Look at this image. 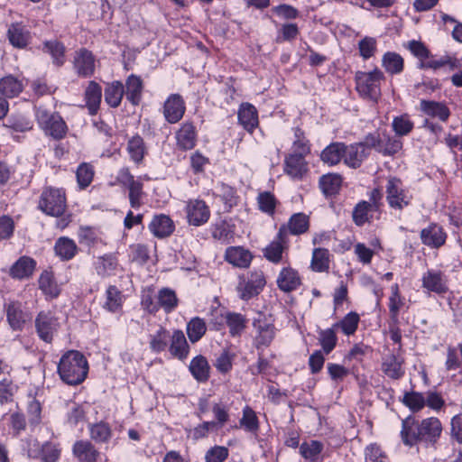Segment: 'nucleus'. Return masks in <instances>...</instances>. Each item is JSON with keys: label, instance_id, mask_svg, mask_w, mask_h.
Segmentation results:
<instances>
[{"label": "nucleus", "instance_id": "29", "mask_svg": "<svg viewBox=\"0 0 462 462\" xmlns=\"http://www.w3.org/2000/svg\"><path fill=\"white\" fill-rule=\"evenodd\" d=\"M10 43L15 48H24L30 40V33L25 26L21 23H12L7 31Z\"/></svg>", "mask_w": 462, "mask_h": 462}, {"label": "nucleus", "instance_id": "32", "mask_svg": "<svg viewBox=\"0 0 462 462\" xmlns=\"http://www.w3.org/2000/svg\"><path fill=\"white\" fill-rule=\"evenodd\" d=\"M382 66L391 75L401 74L404 69V60L397 52L387 51L383 55Z\"/></svg>", "mask_w": 462, "mask_h": 462}, {"label": "nucleus", "instance_id": "23", "mask_svg": "<svg viewBox=\"0 0 462 462\" xmlns=\"http://www.w3.org/2000/svg\"><path fill=\"white\" fill-rule=\"evenodd\" d=\"M5 310L10 327L14 330H22L28 318L23 310L22 303L12 301L5 306Z\"/></svg>", "mask_w": 462, "mask_h": 462}, {"label": "nucleus", "instance_id": "54", "mask_svg": "<svg viewBox=\"0 0 462 462\" xmlns=\"http://www.w3.org/2000/svg\"><path fill=\"white\" fill-rule=\"evenodd\" d=\"M240 427L249 432H257L259 430V420L255 411L249 406L243 409V416L239 420Z\"/></svg>", "mask_w": 462, "mask_h": 462}, {"label": "nucleus", "instance_id": "46", "mask_svg": "<svg viewBox=\"0 0 462 462\" xmlns=\"http://www.w3.org/2000/svg\"><path fill=\"white\" fill-rule=\"evenodd\" d=\"M226 322L232 337L240 336L245 330L247 323L246 318L236 312H227L226 315Z\"/></svg>", "mask_w": 462, "mask_h": 462}, {"label": "nucleus", "instance_id": "40", "mask_svg": "<svg viewBox=\"0 0 462 462\" xmlns=\"http://www.w3.org/2000/svg\"><path fill=\"white\" fill-rule=\"evenodd\" d=\"M382 369L387 376L393 379H399L404 374L402 360L395 355H389L384 358Z\"/></svg>", "mask_w": 462, "mask_h": 462}, {"label": "nucleus", "instance_id": "11", "mask_svg": "<svg viewBox=\"0 0 462 462\" xmlns=\"http://www.w3.org/2000/svg\"><path fill=\"white\" fill-rule=\"evenodd\" d=\"M73 65L79 77L88 78L95 72L96 58L90 51L82 48L75 52Z\"/></svg>", "mask_w": 462, "mask_h": 462}, {"label": "nucleus", "instance_id": "59", "mask_svg": "<svg viewBox=\"0 0 462 462\" xmlns=\"http://www.w3.org/2000/svg\"><path fill=\"white\" fill-rule=\"evenodd\" d=\"M445 365L448 371L462 367V342L457 347H448Z\"/></svg>", "mask_w": 462, "mask_h": 462}, {"label": "nucleus", "instance_id": "20", "mask_svg": "<svg viewBox=\"0 0 462 462\" xmlns=\"http://www.w3.org/2000/svg\"><path fill=\"white\" fill-rule=\"evenodd\" d=\"M276 282L278 288L284 292L297 290L301 283L298 272L290 266L282 269Z\"/></svg>", "mask_w": 462, "mask_h": 462}, {"label": "nucleus", "instance_id": "39", "mask_svg": "<svg viewBox=\"0 0 462 462\" xmlns=\"http://www.w3.org/2000/svg\"><path fill=\"white\" fill-rule=\"evenodd\" d=\"M284 226L287 227V233L290 232L291 235L299 236L309 230L310 218L304 213H296L290 217L287 225Z\"/></svg>", "mask_w": 462, "mask_h": 462}, {"label": "nucleus", "instance_id": "10", "mask_svg": "<svg viewBox=\"0 0 462 462\" xmlns=\"http://www.w3.org/2000/svg\"><path fill=\"white\" fill-rule=\"evenodd\" d=\"M60 327L58 319L51 311H41L35 318V329L39 337L51 343Z\"/></svg>", "mask_w": 462, "mask_h": 462}, {"label": "nucleus", "instance_id": "14", "mask_svg": "<svg viewBox=\"0 0 462 462\" xmlns=\"http://www.w3.org/2000/svg\"><path fill=\"white\" fill-rule=\"evenodd\" d=\"M186 111L185 102L179 94H171L163 105V116L170 124L178 123Z\"/></svg>", "mask_w": 462, "mask_h": 462}, {"label": "nucleus", "instance_id": "4", "mask_svg": "<svg viewBox=\"0 0 462 462\" xmlns=\"http://www.w3.org/2000/svg\"><path fill=\"white\" fill-rule=\"evenodd\" d=\"M405 47L419 60L418 68L420 69H439L451 62L449 57H442L436 60L424 42L420 41H409Z\"/></svg>", "mask_w": 462, "mask_h": 462}, {"label": "nucleus", "instance_id": "35", "mask_svg": "<svg viewBox=\"0 0 462 462\" xmlns=\"http://www.w3.org/2000/svg\"><path fill=\"white\" fill-rule=\"evenodd\" d=\"M23 88V82L13 75H8L0 79V94L5 97H17Z\"/></svg>", "mask_w": 462, "mask_h": 462}, {"label": "nucleus", "instance_id": "12", "mask_svg": "<svg viewBox=\"0 0 462 462\" xmlns=\"http://www.w3.org/2000/svg\"><path fill=\"white\" fill-rule=\"evenodd\" d=\"M421 282L422 288L430 292L444 294L448 291L447 276L439 270H428L423 273Z\"/></svg>", "mask_w": 462, "mask_h": 462}, {"label": "nucleus", "instance_id": "37", "mask_svg": "<svg viewBox=\"0 0 462 462\" xmlns=\"http://www.w3.org/2000/svg\"><path fill=\"white\" fill-rule=\"evenodd\" d=\"M345 143H332L320 154L321 161L330 166L337 165L344 158Z\"/></svg>", "mask_w": 462, "mask_h": 462}, {"label": "nucleus", "instance_id": "1", "mask_svg": "<svg viewBox=\"0 0 462 462\" xmlns=\"http://www.w3.org/2000/svg\"><path fill=\"white\" fill-rule=\"evenodd\" d=\"M442 432V424L436 417L416 420L411 417L402 420L401 431L405 445L412 446L418 442L434 445Z\"/></svg>", "mask_w": 462, "mask_h": 462}, {"label": "nucleus", "instance_id": "45", "mask_svg": "<svg viewBox=\"0 0 462 462\" xmlns=\"http://www.w3.org/2000/svg\"><path fill=\"white\" fill-rule=\"evenodd\" d=\"M170 351L171 355L180 359L187 356L189 352V345L181 330H176L173 332Z\"/></svg>", "mask_w": 462, "mask_h": 462}, {"label": "nucleus", "instance_id": "41", "mask_svg": "<svg viewBox=\"0 0 462 462\" xmlns=\"http://www.w3.org/2000/svg\"><path fill=\"white\" fill-rule=\"evenodd\" d=\"M124 85L120 81H114L105 88V101L111 107H117L122 101L124 96Z\"/></svg>", "mask_w": 462, "mask_h": 462}, {"label": "nucleus", "instance_id": "55", "mask_svg": "<svg viewBox=\"0 0 462 462\" xmlns=\"http://www.w3.org/2000/svg\"><path fill=\"white\" fill-rule=\"evenodd\" d=\"M257 203L258 208L262 212L273 216L275 212L278 201L273 193L269 191H263L258 194Z\"/></svg>", "mask_w": 462, "mask_h": 462}, {"label": "nucleus", "instance_id": "51", "mask_svg": "<svg viewBox=\"0 0 462 462\" xmlns=\"http://www.w3.org/2000/svg\"><path fill=\"white\" fill-rule=\"evenodd\" d=\"M402 147L400 140L391 137L389 134H382L377 152L383 155H393Z\"/></svg>", "mask_w": 462, "mask_h": 462}, {"label": "nucleus", "instance_id": "56", "mask_svg": "<svg viewBox=\"0 0 462 462\" xmlns=\"http://www.w3.org/2000/svg\"><path fill=\"white\" fill-rule=\"evenodd\" d=\"M104 308L111 312H116L122 307V293L116 286H109L106 292Z\"/></svg>", "mask_w": 462, "mask_h": 462}, {"label": "nucleus", "instance_id": "7", "mask_svg": "<svg viewBox=\"0 0 462 462\" xmlns=\"http://www.w3.org/2000/svg\"><path fill=\"white\" fill-rule=\"evenodd\" d=\"M66 207V196L62 189L47 188L42 191L39 208L47 215L60 217L65 212Z\"/></svg>", "mask_w": 462, "mask_h": 462}, {"label": "nucleus", "instance_id": "62", "mask_svg": "<svg viewBox=\"0 0 462 462\" xmlns=\"http://www.w3.org/2000/svg\"><path fill=\"white\" fill-rule=\"evenodd\" d=\"M392 126L395 134L399 136L409 134L413 127V122L407 114L393 118Z\"/></svg>", "mask_w": 462, "mask_h": 462}, {"label": "nucleus", "instance_id": "5", "mask_svg": "<svg viewBox=\"0 0 462 462\" xmlns=\"http://www.w3.org/2000/svg\"><path fill=\"white\" fill-rule=\"evenodd\" d=\"M385 189L386 201L390 208L402 210L411 204L413 197L400 179L395 177L388 179Z\"/></svg>", "mask_w": 462, "mask_h": 462}, {"label": "nucleus", "instance_id": "63", "mask_svg": "<svg viewBox=\"0 0 462 462\" xmlns=\"http://www.w3.org/2000/svg\"><path fill=\"white\" fill-rule=\"evenodd\" d=\"M44 51L51 55L53 62L57 66L63 65L65 61V47L62 43L56 41L47 42L44 43Z\"/></svg>", "mask_w": 462, "mask_h": 462}, {"label": "nucleus", "instance_id": "60", "mask_svg": "<svg viewBox=\"0 0 462 462\" xmlns=\"http://www.w3.org/2000/svg\"><path fill=\"white\" fill-rule=\"evenodd\" d=\"M90 437L97 442H107L111 438V429L107 423L100 421L89 426Z\"/></svg>", "mask_w": 462, "mask_h": 462}, {"label": "nucleus", "instance_id": "9", "mask_svg": "<svg viewBox=\"0 0 462 462\" xmlns=\"http://www.w3.org/2000/svg\"><path fill=\"white\" fill-rule=\"evenodd\" d=\"M37 120L45 133L54 139H62L67 133V125L58 114H49L46 110H38Z\"/></svg>", "mask_w": 462, "mask_h": 462}, {"label": "nucleus", "instance_id": "58", "mask_svg": "<svg viewBox=\"0 0 462 462\" xmlns=\"http://www.w3.org/2000/svg\"><path fill=\"white\" fill-rule=\"evenodd\" d=\"M359 316L356 312H350L345 318L334 324V328H341L342 332L346 335H353L358 327Z\"/></svg>", "mask_w": 462, "mask_h": 462}, {"label": "nucleus", "instance_id": "22", "mask_svg": "<svg viewBox=\"0 0 462 462\" xmlns=\"http://www.w3.org/2000/svg\"><path fill=\"white\" fill-rule=\"evenodd\" d=\"M72 451L79 462H97L100 455L99 451L88 440L76 441Z\"/></svg>", "mask_w": 462, "mask_h": 462}, {"label": "nucleus", "instance_id": "50", "mask_svg": "<svg viewBox=\"0 0 462 462\" xmlns=\"http://www.w3.org/2000/svg\"><path fill=\"white\" fill-rule=\"evenodd\" d=\"M374 208L367 201L359 202L353 210V221L357 226L369 222Z\"/></svg>", "mask_w": 462, "mask_h": 462}, {"label": "nucleus", "instance_id": "18", "mask_svg": "<svg viewBox=\"0 0 462 462\" xmlns=\"http://www.w3.org/2000/svg\"><path fill=\"white\" fill-rule=\"evenodd\" d=\"M28 456L36 457L40 455L42 462H57L60 456V448L59 446L52 442H45L42 446L41 452L37 451L39 444L36 440H32L28 443Z\"/></svg>", "mask_w": 462, "mask_h": 462}, {"label": "nucleus", "instance_id": "48", "mask_svg": "<svg viewBox=\"0 0 462 462\" xmlns=\"http://www.w3.org/2000/svg\"><path fill=\"white\" fill-rule=\"evenodd\" d=\"M207 325L204 319L195 317L187 324V335L191 343L198 342L206 333Z\"/></svg>", "mask_w": 462, "mask_h": 462}, {"label": "nucleus", "instance_id": "47", "mask_svg": "<svg viewBox=\"0 0 462 462\" xmlns=\"http://www.w3.org/2000/svg\"><path fill=\"white\" fill-rule=\"evenodd\" d=\"M39 288L42 292L51 298H55L60 294V289L54 281L51 272L44 271L39 277Z\"/></svg>", "mask_w": 462, "mask_h": 462}, {"label": "nucleus", "instance_id": "13", "mask_svg": "<svg viewBox=\"0 0 462 462\" xmlns=\"http://www.w3.org/2000/svg\"><path fill=\"white\" fill-rule=\"evenodd\" d=\"M287 242V227L285 226H282L278 231L276 238L264 248V257L273 263H279L282 262V254Z\"/></svg>", "mask_w": 462, "mask_h": 462}, {"label": "nucleus", "instance_id": "52", "mask_svg": "<svg viewBox=\"0 0 462 462\" xmlns=\"http://www.w3.org/2000/svg\"><path fill=\"white\" fill-rule=\"evenodd\" d=\"M402 403L412 412H418L426 405L425 394L415 391L407 392L403 395Z\"/></svg>", "mask_w": 462, "mask_h": 462}, {"label": "nucleus", "instance_id": "44", "mask_svg": "<svg viewBox=\"0 0 462 462\" xmlns=\"http://www.w3.org/2000/svg\"><path fill=\"white\" fill-rule=\"evenodd\" d=\"M404 305V299L400 294L398 284L391 287V296L389 297V313L390 319L395 323H399V312Z\"/></svg>", "mask_w": 462, "mask_h": 462}, {"label": "nucleus", "instance_id": "16", "mask_svg": "<svg viewBox=\"0 0 462 462\" xmlns=\"http://www.w3.org/2000/svg\"><path fill=\"white\" fill-rule=\"evenodd\" d=\"M420 237L423 245L438 249L445 245L447 234L441 226L431 223L427 227L421 229Z\"/></svg>", "mask_w": 462, "mask_h": 462}, {"label": "nucleus", "instance_id": "27", "mask_svg": "<svg viewBox=\"0 0 462 462\" xmlns=\"http://www.w3.org/2000/svg\"><path fill=\"white\" fill-rule=\"evenodd\" d=\"M36 266V262L28 256L20 257L10 268V275L14 279H25L30 277Z\"/></svg>", "mask_w": 462, "mask_h": 462}, {"label": "nucleus", "instance_id": "61", "mask_svg": "<svg viewBox=\"0 0 462 462\" xmlns=\"http://www.w3.org/2000/svg\"><path fill=\"white\" fill-rule=\"evenodd\" d=\"M337 328H334V325L324 330H320L319 332V342L322 346L323 351L326 354H329L336 346L337 342V337L336 335Z\"/></svg>", "mask_w": 462, "mask_h": 462}, {"label": "nucleus", "instance_id": "30", "mask_svg": "<svg viewBox=\"0 0 462 462\" xmlns=\"http://www.w3.org/2000/svg\"><path fill=\"white\" fill-rule=\"evenodd\" d=\"M125 96L127 100L134 106H137L142 99L143 83L140 77L130 75L125 81Z\"/></svg>", "mask_w": 462, "mask_h": 462}, {"label": "nucleus", "instance_id": "38", "mask_svg": "<svg viewBox=\"0 0 462 462\" xmlns=\"http://www.w3.org/2000/svg\"><path fill=\"white\" fill-rule=\"evenodd\" d=\"M189 371L197 381H208L209 378L210 366L207 358L200 355L194 357L190 362Z\"/></svg>", "mask_w": 462, "mask_h": 462}, {"label": "nucleus", "instance_id": "43", "mask_svg": "<svg viewBox=\"0 0 462 462\" xmlns=\"http://www.w3.org/2000/svg\"><path fill=\"white\" fill-rule=\"evenodd\" d=\"M310 267L317 273L327 272L329 269V251L326 248H315L312 253Z\"/></svg>", "mask_w": 462, "mask_h": 462}, {"label": "nucleus", "instance_id": "34", "mask_svg": "<svg viewBox=\"0 0 462 462\" xmlns=\"http://www.w3.org/2000/svg\"><path fill=\"white\" fill-rule=\"evenodd\" d=\"M54 251L61 260L69 261L78 253V246L72 239L61 236L56 241Z\"/></svg>", "mask_w": 462, "mask_h": 462}, {"label": "nucleus", "instance_id": "19", "mask_svg": "<svg viewBox=\"0 0 462 462\" xmlns=\"http://www.w3.org/2000/svg\"><path fill=\"white\" fill-rule=\"evenodd\" d=\"M252 259L251 252L242 246H230L225 253V260L238 268H247Z\"/></svg>", "mask_w": 462, "mask_h": 462}, {"label": "nucleus", "instance_id": "64", "mask_svg": "<svg viewBox=\"0 0 462 462\" xmlns=\"http://www.w3.org/2000/svg\"><path fill=\"white\" fill-rule=\"evenodd\" d=\"M76 175L80 189L88 187L94 177L93 166L86 162L81 163L77 169Z\"/></svg>", "mask_w": 462, "mask_h": 462}, {"label": "nucleus", "instance_id": "53", "mask_svg": "<svg viewBox=\"0 0 462 462\" xmlns=\"http://www.w3.org/2000/svg\"><path fill=\"white\" fill-rule=\"evenodd\" d=\"M294 140L292 142L293 152L300 155H308L310 152V141L306 138L304 132L299 128H293Z\"/></svg>", "mask_w": 462, "mask_h": 462}, {"label": "nucleus", "instance_id": "36", "mask_svg": "<svg viewBox=\"0 0 462 462\" xmlns=\"http://www.w3.org/2000/svg\"><path fill=\"white\" fill-rule=\"evenodd\" d=\"M323 448L319 440L305 441L300 446V453L308 462H322L320 454Z\"/></svg>", "mask_w": 462, "mask_h": 462}, {"label": "nucleus", "instance_id": "21", "mask_svg": "<svg viewBox=\"0 0 462 462\" xmlns=\"http://www.w3.org/2000/svg\"><path fill=\"white\" fill-rule=\"evenodd\" d=\"M368 156V151L363 143H354L349 146L345 144L344 162L351 168H358Z\"/></svg>", "mask_w": 462, "mask_h": 462}, {"label": "nucleus", "instance_id": "31", "mask_svg": "<svg viewBox=\"0 0 462 462\" xmlns=\"http://www.w3.org/2000/svg\"><path fill=\"white\" fill-rule=\"evenodd\" d=\"M102 97V88L95 81H90L85 91V99L90 115L97 114Z\"/></svg>", "mask_w": 462, "mask_h": 462}, {"label": "nucleus", "instance_id": "2", "mask_svg": "<svg viewBox=\"0 0 462 462\" xmlns=\"http://www.w3.org/2000/svg\"><path fill=\"white\" fill-rule=\"evenodd\" d=\"M60 378L68 385L82 383L88 374V362L86 356L78 350L64 353L58 364Z\"/></svg>", "mask_w": 462, "mask_h": 462}, {"label": "nucleus", "instance_id": "6", "mask_svg": "<svg viewBox=\"0 0 462 462\" xmlns=\"http://www.w3.org/2000/svg\"><path fill=\"white\" fill-rule=\"evenodd\" d=\"M253 327L255 330L254 339V346L257 349L269 346L276 334V328L272 316L258 312L256 317L254 318Z\"/></svg>", "mask_w": 462, "mask_h": 462}, {"label": "nucleus", "instance_id": "17", "mask_svg": "<svg viewBox=\"0 0 462 462\" xmlns=\"http://www.w3.org/2000/svg\"><path fill=\"white\" fill-rule=\"evenodd\" d=\"M284 172L293 180H301L308 172V163L305 156L291 153L284 159Z\"/></svg>", "mask_w": 462, "mask_h": 462}, {"label": "nucleus", "instance_id": "57", "mask_svg": "<svg viewBox=\"0 0 462 462\" xmlns=\"http://www.w3.org/2000/svg\"><path fill=\"white\" fill-rule=\"evenodd\" d=\"M116 267L117 260L111 254L99 257L96 263V270L101 276L111 275Z\"/></svg>", "mask_w": 462, "mask_h": 462}, {"label": "nucleus", "instance_id": "15", "mask_svg": "<svg viewBox=\"0 0 462 462\" xmlns=\"http://www.w3.org/2000/svg\"><path fill=\"white\" fill-rule=\"evenodd\" d=\"M188 222L195 226L205 224L210 216V210L203 200H189L186 206Z\"/></svg>", "mask_w": 462, "mask_h": 462}, {"label": "nucleus", "instance_id": "28", "mask_svg": "<svg viewBox=\"0 0 462 462\" xmlns=\"http://www.w3.org/2000/svg\"><path fill=\"white\" fill-rule=\"evenodd\" d=\"M196 130L192 123L186 122L181 125L176 133L177 144L183 150H190L196 144Z\"/></svg>", "mask_w": 462, "mask_h": 462}, {"label": "nucleus", "instance_id": "42", "mask_svg": "<svg viewBox=\"0 0 462 462\" xmlns=\"http://www.w3.org/2000/svg\"><path fill=\"white\" fill-rule=\"evenodd\" d=\"M178 298L175 291L169 288H162L158 291L157 302L166 313L171 312L178 306Z\"/></svg>", "mask_w": 462, "mask_h": 462}, {"label": "nucleus", "instance_id": "26", "mask_svg": "<svg viewBox=\"0 0 462 462\" xmlns=\"http://www.w3.org/2000/svg\"><path fill=\"white\" fill-rule=\"evenodd\" d=\"M151 232L158 238L169 236L174 230L173 221L166 215L155 216L149 225Z\"/></svg>", "mask_w": 462, "mask_h": 462}, {"label": "nucleus", "instance_id": "49", "mask_svg": "<svg viewBox=\"0 0 462 462\" xmlns=\"http://www.w3.org/2000/svg\"><path fill=\"white\" fill-rule=\"evenodd\" d=\"M342 183L341 176L338 174H327L319 179V187L327 196L336 194Z\"/></svg>", "mask_w": 462, "mask_h": 462}, {"label": "nucleus", "instance_id": "25", "mask_svg": "<svg viewBox=\"0 0 462 462\" xmlns=\"http://www.w3.org/2000/svg\"><path fill=\"white\" fill-rule=\"evenodd\" d=\"M238 121L247 132L253 133L259 124L256 108L248 103L242 104L238 110Z\"/></svg>", "mask_w": 462, "mask_h": 462}, {"label": "nucleus", "instance_id": "3", "mask_svg": "<svg viewBox=\"0 0 462 462\" xmlns=\"http://www.w3.org/2000/svg\"><path fill=\"white\" fill-rule=\"evenodd\" d=\"M355 80L356 89L362 97L377 102L381 97V84L385 80V76L381 69L375 68L369 72L357 71Z\"/></svg>", "mask_w": 462, "mask_h": 462}, {"label": "nucleus", "instance_id": "8", "mask_svg": "<svg viewBox=\"0 0 462 462\" xmlns=\"http://www.w3.org/2000/svg\"><path fill=\"white\" fill-rule=\"evenodd\" d=\"M265 284L266 280L263 273L262 271H253L239 276L236 291L242 300H248L257 296Z\"/></svg>", "mask_w": 462, "mask_h": 462}, {"label": "nucleus", "instance_id": "24", "mask_svg": "<svg viewBox=\"0 0 462 462\" xmlns=\"http://www.w3.org/2000/svg\"><path fill=\"white\" fill-rule=\"evenodd\" d=\"M420 108L425 115L439 118L442 122H446L450 116L449 108L442 102L422 99Z\"/></svg>", "mask_w": 462, "mask_h": 462}, {"label": "nucleus", "instance_id": "33", "mask_svg": "<svg viewBox=\"0 0 462 462\" xmlns=\"http://www.w3.org/2000/svg\"><path fill=\"white\" fill-rule=\"evenodd\" d=\"M126 151L131 160L134 163L140 164L147 153V147L143 139L140 135L136 134L129 139Z\"/></svg>", "mask_w": 462, "mask_h": 462}]
</instances>
